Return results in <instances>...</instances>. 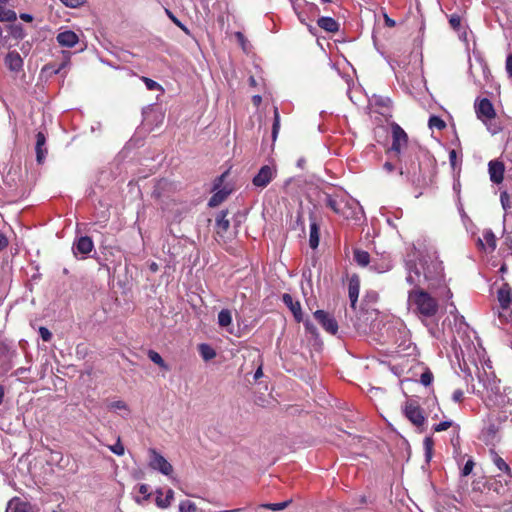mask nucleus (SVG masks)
<instances>
[{
  "label": "nucleus",
  "mask_w": 512,
  "mask_h": 512,
  "mask_svg": "<svg viewBox=\"0 0 512 512\" xmlns=\"http://www.w3.org/2000/svg\"><path fill=\"white\" fill-rule=\"evenodd\" d=\"M390 127L392 144L387 153L397 160L400 174L412 182L425 180L423 165L434 167L433 156L417 142H410L407 133L399 124L392 122Z\"/></svg>",
  "instance_id": "obj_1"
},
{
  "label": "nucleus",
  "mask_w": 512,
  "mask_h": 512,
  "mask_svg": "<svg viewBox=\"0 0 512 512\" xmlns=\"http://www.w3.org/2000/svg\"><path fill=\"white\" fill-rule=\"evenodd\" d=\"M406 282L412 286L408 291L407 304L411 312L422 322L434 318L439 311L438 300L422 287L421 273L417 264L406 261Z\"/></svg>",
  "instance_id": "obj_2"
},
{
  "label": "nucleus",
  "mask_w": 512,
  "mask_h": 512,
  "mask_svg": "<svg viewBox=\"0 0 512 512\" xmlns=\"http://www.w3.org/2000/svg\"><path fill=\"white\" fill-rule=\"evenodd\" d=\"M417 264L421 273L422 285L427 284V287L435 288L444 279V267L442 261L439 260L436 251H419L417 261L409 259Z\"/></svg>",
  "instance_id": "obj_3"
},
{
  "label": "nucleus",
  "mask_w": 512,
  "mask_h": 512,
  "mask_svg": "<svg viewBox=\"0 0 512 512\" xmlns=\"http://www.w3.org/2000/svg\"><path fill=\"white\" fill-rule=\"evenodd\" d=\"M405 417L415 426L420 427L425 423L424 411L417 401L408 400L403 408Z\"/></svg>",
  "instance_id": "obj_4"
},
{
  "label": "nucleus",
  "mask_w": 512,
  "mask_h": 512,
  "mask_svg": "<svg viewBox=\"0 0 512 512\" xmlns=\"http://www.w3.org/2000/svg\"><path fill=\"white\" fill-rule=\"evenodd\" d=\"M149 466L153 470L168 476L173 472V466L156 449H149Z\"/></svg>",
  "instance_id": "obj_5"
},
{
  "label": "nucleus",
  "mask_w": 512,
  "mask_h": 512,
  "mask_svg": "<svg viewBox=\"0 0 512 512\" xmlns=\"http://www.w3.org/2000/svg\"><path fill=\"white\" fill-rule=\"evenodd\" d=\"M477 118L482 122L488 118H496V111L488 98H477L474 103Z\"/></svg>",
  "instance_id": "obj_6"
},
{
  "label": "nucleus",
  "mask_w": 512,
  "mask_h": 512,
  "mask_svg": "<svg viewBox=\"0 0 512 512\" xmlns=\"http://www.w3.org/2000/svg\"><path fill=\"white\" fill-rule=\"evenodd\" d=\"M361 207L359 203L354 199L344 200L341 199V206L338 215L342 216L347 220H359L361 214Z\"/></svg>",
  "instance_id": "obj_7"
},
{
  "label": "nucleus",
  "mask_w": 512,
  "mask_h": 512,
  "mask_svg": "<svg viewBox=\"0 0 512 512\" xmlns=\"http://www.w3.org/2000/svg\"><path fill=\"white\" fill-rule=\"evenodd\" d=\"M313 315L326 332L332 335H335L338 332V323L328 312L324 310H316Z\"/></svg>",
  "instance_id": "obj_8"
},
{
  "label": "nucleus",
  "mask_w": 512,
  "mask_h": 512,
  "mask_svg": "<svg viewBox=\"0 0 512 512\" xmlns=\"http://www.w3.org/2000/svg\"><path fill=\"white\" fill-rule=\"evenodd\" d=\"M276 170L269 165H264L253 177L252 183L258 188H265L274 179Z\"/></svg>",
  "instance_id": "obj_9"
},
{
  "label": "nucleus",
  "mask_w": 512,
  "mask_h": 512,
  "mask_svg": "<svg viewBox=\"0 0 512 512\" xmlns=\"http://www.w3.org/2000/svg\"><path fill=\"white\" fill-rule=\"evenodd\" d=\"M94 249L93 240L89 236H81L77 238L72 246V251L75 257L81 255L84 259Z\"/></svg>",
  "instance_id": "obj_10"
},
{
  "label": "nucleus",
  "mask_w": 512,
  "mask_h": 512,
  "mask_svg": "<svg viewBox=\"0 0 512 512\" xmlns=\"http://www.w3.org/2000/svg\"><path fill=\"white\" fill-rule=\"evenodd\" d=\"M497 299L503 311H510L512 307V288L508 283H503L497 291Z\"/></svg>",
  "instance_id": "obj_11"
},
{
  "label": "nucleus",
  "mask_w": 512,
  "mask_h": 512,
  "mask_svg": "<svg viewBox=\"0 0 512 512\" xmlns=\"http://www.w3.org/2000/svg\"><path fill=\"white\" fill-rule=\"evenodd\" d=\"M17 355L14 349L7 341L0 339V358H6V362L2 365L4 372H8L12 367V359Z\"/></svg>",
  "instance_id": "obj_12"
},
{
  "label": "nucleus",
  "mask_w": 512,
  "mask_h": 512,
  "mask_svg": "<svg viewBox=\"0 0 512 512\" xmlns=\"http://www.w3.org/2000/svg\"><path fill=\"white\" fill-rule=\"evenodd\" d=\"M488 172L490 180L495 184H500L504 179V163L499 160H491L488 163Z\"/></svg>",
  "instance_id": "obj_13"
},
{
  "label": "nucleus",
  "mask_w": 512,
  "mask_h": 512,
  "mask_svg": "<svg viewBox=\"0 0 512 512\" xmlns=\"http://www.w3.org/2000/svg\"><path fill=\"white\" fill-rule=\"evenodd\" d=\"M489 453L493 464L504 474V481L506 484H508L512 479V471L510 466L501 456L498 455L494 449H490Z\"/></svg>",
  "instance_id": "obj_14"
},
{
  "label": "nucleus",
  "mask_w": 512,
  "mask_h": 512,
  "mask_svg": "<svg viewBox=\"0 0 512 512\" xmlns=\"http://www.w3.org/2000/svg\"><path fill=\"white\" fill-rule=\"evenodd\" d=\"M282 301L292 312L295 321L298 323L302 322L303 321V313H302L300 302L294 301L293 297L288 293H284L282 295Z\"/></svg>",
  "instance_id": "obj_15"
},
{
  "label": "nucleus",
  "mask_w": 512,
  "mask_h": 512,
  "mask_svg": "<svg viewBox=\"0 0 512 512\" xmlns=\"http://www.w3.org/2000/svg\"><path fill=\"white\" fill-rule=\"evenodd\" d=\"M360 290V279L359 276L354 274L349 278L348 282V294L350 299V306L353 310L356 309V303L358 301Z\"/></svg>",
  "instance_id": "obj_16"
},
{
  "label": "nucleus",
  "mask_w": 512,
  "mask_h": 512,
  "mask_svg": "<svg viewBox=\"0 0 512 512\" xmlns=\"http://www.w3.org/2000/svg\"><path fill=\"white\" fill-rule=\"evenodd\" d=\"M36 161L38 164H42L46 158L47 148H46V136L43 132L39 131L36 134Z\"/></svg>",
  "instance_id": "obj_17"
},
{
  "label": "nucleus",
  "mask_w": 512,
  "mask_h": 512,
  "mask_svg": "<svg viewBox=\"0 0 512 512\" xmlns=\"http://www.w3.org/2000/svg\"><path fill=\"white\" fill-rule=\"evenodd\" d=\"M56 39L60 46L68 48L74 47L79 41L78 35L71 30L60 32Z\"/></svg>",
  "instance_id": "obj_18"
},
{
  "label": "nucleus",
  "mask_w": 512,
  "mask_h": 512,
  "mask_svg": "<svg viewBox=\"0 0 512 512\" xmlns=\"http://www.w3.org/2000/svg\"><path fill=\"white\" fill-rule=\"evenodd\" d=\"M228 210H221L217 213L215 222H216V233L220 237H223L224 234L228 231L230 227V222L227 219Z\"/></svg>",
  "instance_id": "obj_19"
},
{
  "label": "nucleus",
  "mask_w": 512,
  "mask_h": 512,
  "mask_svg": "<svg viewBox=\"0 0 512 512\" xmlns=\"http://www.w3.org/2000/svg\"><path fill=\"white\" fill-rule=\"evenodd\" d=\"M5 64L14 72H19L23 67V59L16 51L9 52L5 57Z\"/></svg>",
  "instance_id": "obj_20"
},
{
  "label": "nucleus",
  "mask_w": 512,
  "mask_h": 512,
  "mask_svg": "<svg viewBox=\"0 0 512 512\" xmlns=\"http://www.w3.org/2000/svg\"><path fill=\"white\" fill-rule=\"evenodd\" d=\"M319 225L313 213L310 214V236L309 245L312 249H316L319 245Z\"/></svg>",
  "instance_id": "obj_21"
},
{
  "label": "nucleus",
  "mask_w": 512,
  "mask_h": 512,
  "mask_svg": "<svg viewBox=\"0 0 512 512\" xmlns=\"http://www.w3.org/2000/svg\"><path fill=\"white\" fill-rule=\"evenodd\" d=\"M156 494V505L162 509L168 508L171 505L172 500L174 499V491L170 488L166 491L165 496H163V491L160 488L156 490Z\"/></svg>",
  "instance_id": "obj_22"
},
{
  "label": "nucleus",
  "mask_w": 512,
  "mask_h": 512,
  "mask_svg": "<svg viewBox=\"0 0 512 512\" xmlns=\"http://www.w3.org/2000/svg\"><path fill=\"white\" fill-rule=\"evenodd\" d=\"M317 25L321 29H323L324 31L329 32V33H336L339 31V28H340L339 23L335 19H333L332 17H326V16L320 17L317 20Z\"/></svg>",
  "instance_id": "obj_23"
},
{
  "label": "nucleus",
  "mask_w": 512,
  "mask_h": 512,
  "mask_svg": "<svg viewBox=\"0 0 512 512\" xmlns=\"http://www.w3.org/2000/svg\"><path fill=\"white\" fill-rule=\"evenodd\" d=\"M6 512H31V505L19 498H13L8 502Z\"/></svg>",
  "instance_id": "obj_24"
},
{
  "label": "nucleus",
  "mask_w": 512,
  "mask_h": 512,
  "mask_svg": "<svg viewBox=\"0 0 512 512\" xmlns=\"http://www.w3.org/2000/svg\"><path fill=\"white\" fill-rule=\"evenodd\" d=\"M483 241H485V243H486L487 247L490 249V251H494L495 250V248H496V237H495L494 233L491 230L484 231L483 239H481V238L478 239V245L482 249L485 248V244H484Z\"/></svg>",
  "instance_id": "obj_25"
},
{
  "label": "nucleus",
  "mask_w": 512,
  "mask_h": 512,
  "mask_svg": "<svg viewBox=\"0 0 512 512\" xmlns=\"http://www.w3.org/2000/svg\"><path fill=\"white\" fill-rule=\"evenodd\" d=\"M230 194L229 190L221 189L214 193L209 199L208 206L209 207H217L220 205Z\"/></svg>",
  "instance_id": "obj_26"
},
{
  "label": "nucleus",
  "mask_w": 512,
  "mask_h": 512,
  "mask_svg": "<svg viewBox=\"0 0 512 512\" xmlns=\"http://www.w3.org/2000/svg\"><path fill=\"white\" fill-rule=\"evenodd\" d=\"M8 40L13 38L15 40H21L25 37L22 24H11L8 27Z\"/></svg>",
  "instance_id": "obj_27"
},
{
  "label": "nucleus",
  "mask_w": 512,
  "mask_h": 512,
  "mask_svg": "<svg viewBox=\"0 0 512 512\" xmlns=\"http://www.w3.org/2000/svg\"><path fill=\"white\" fill-rule=\"evenodd\" d=\"M354 260L359 266L366 267L370 263V255L367 251L355 249Z\"/></svg>",
  "instance_id": "obj_28"
},
{
  "label": "nucleus",
  "mask_w": 512,
  "mask_h": 512,
  "mask_svg": "<svg viewBox=\"0 0 512 512\" xmlns=\"http://www.w3.org/2000/svg\"><path fill=\"white\" fill-rule=\"evenodd\" d=\"M148 358L156 365H158L160 368L168 371L170 370V367L167 365V363L163 360L162 356L156 352L155 350H148Z\"/></svg>",
  "instance_id": "obj_29"
},
{
  "label": "nucleus",
  "mask_w": 512,
  "mask_h": 512,
  "mask_svg": "<svg viewBox=\"0 0 512 512\" xmlns=\"http://www.w3.org/2000/svg\"><path fill=\"white\" fill-rule=\"evenodd\" d=\"M67 65L66 61H63L59 65L56 63H48L42 68V73H45L48 76H53L58 73Z\"/></svg>",
  "instance_id": "obj_30"
},
{
  "label": "nucleus",
  "mask_w": 512,
  "mask_h": 512,
  "mask_svg": "<svg viewBox=\"0 0 512 512\" xmlns=\"http://www.w3.org/2000/svg\"><path fill=\"white\" fill-rule=\"evenodd\" d=\"M198 351H199V354L201 355V357L205 361H209V360L215 358V356H216L215 350L209 344H206V343L200 344L198 346Z\"/></svg>",
  "instance_id": "obj_31"
},
{
  "label": "nucleus",
  "mask_w": 512,
  "mask_h": 512,
  "mask_svg": "<svg viewBox=\"0 0 512 512\" xmlns=\"http://www.w3.org/2000/svg\"><path fill=\"white\" fill-rule=\"evenodd\" d=\"M482 123L492 135H496L503 130L502 125L496 121V118H488L487 120L482 121Z\"/></svg>",
  "instance_id": "obj_32"
},
{
  "label": "nucleus",
  "mask_w": 512,
  "mask_h": 512,
  "mask_svg": "<svg viewBox=\"0 0 512 512\" xmlns=\"http://www.w3.org/2000/svg\"><path fill=\"white\" fill-rule=\"evenodd\" d=\"M232 323V313L229 309H222L218 313V324L220 327H228Z\"/></svg>",
  "instance_id": "obj_33"
},
{
  "label": "nucleus",
  "mask_w": 512,
  "mask_h": 512,
  "mask_svg": "<svg viewBox=\"0 0 512 512\" xmlns=\"http://www.w3.org/2000/svg\"><path fill=\"white\" fill-rule=\"evenodd\" d=\"M324 202L334 213H338L341 206V199L337 200L332 195L324 193Z\"/></svg>",
  "instance_id": "obj_34"
},
{
  "label": "nucleus",
  "mask_w": 512,
  "mask_h": 512,
  "mask_svg": "<svg viewBox=\"0 0 512 512\" xmlns=\"http://www.w3.org/2000/svg\"><path fill=\"white\" fill-rule=\"evenodd\" d=\"M291 502H292V500L289 499V500H286V501H283L280 503H264V504H261L259 507L264 508V509H269L272 511H282V510L286 509L291 504Z\"/></svg>",
  "instance_id": "obj_35"
},
{
  "label": "nucleus",
  "mask_w": 512,
  "mask_h": 512,
  "mask_svg": "<svg viewBox=\"0 0 512 512\" xmlns=\"http://www.w3.org/2000/svg\"><path fill=\"white\" fill-rule=\"evenodd\" d=\"M17 19V14L14 10L5 9L0 5V21L14 22Z\"/></svg>",
  "instance_id": "obj_36"
},
{
  "label": "nucleus",
  "mask_w": 512,
  "mask_h": 512,
  "mask_svg": "<svg viewBox=\"0 0 512 512\" xmlns=\"http://www.w3.org/2000/svg\"><path fill=\"white\" fill-rule=\"evenodd\" d=\"M424 450H425V459L427 462H429L432 458V452H433V446L434 441L432 437H425L423 442Z\"/></svg>",
  "instance_id": "obj_37"
},
{
  "label": "nucleus",
  "mask_w": 512,
  "mask_h": 512,
  "mask_svg": "<svg viewBox=\"0 0 512 512\" xmlns=\"http://www.w3.org/2000/svg\"><path fill=\"white\" fill-rule=\"evenodd\" d=\"M428 125L431 129L436 128L438 130H443L446 127L445 121L442 118L435 115H432L429 118Z\"/></svg>",
  "instance_id": "obj_38"
},
{
  "label": "nucleus",
  "mask_w": 512,
  "mask_h": 512,
  "mask_svg": "<svg viewBox=\"0 0 512 512\" xmlns=\"http://www.w3.org/2000/svg\"><path fill=\"white\" fill-rule=\"evenodd\" d=\"M280 129V115L278 112V108H274V119H273V125H272V138L275 141L277 138V135L279 133Z\"/></svg>",
  "instance_id": "obj_39"
},
{
  "label": "nucleus",
  "mask_w": 512,
  "mask_h": 512,
  "mask_svg": "<svg viewBox=\"0 0 512 512\" xmlns=\"http://www.w3.org/2000/svg\"><path fill=\"white\" fill-rule=\"evenodd\" d=\"M139 493L143 494V498L135 497V501L138 504H142L143 501H146L150 498L151 494L149 493V486L147 484L139 485Z\"/></svg>",
  "instance_id": "obj_40"
},
{
  "label": "nucleus",
  "mask_w": 512,
  "mask_h": 512,
  "mask_svg": "<svg viewBox=\"0 0 512 512\" xmlns=\"http://www.w3.org/2000/svg\"><path fill=\"white\" fill-rule=\"evenodd\" d=\"M196 510L195 503L190 500L181 501L179 504V512H196Z\"/></svg>",
  "instance_id": "obj_41"
},
{
  "label": "nucleus",
  "mask_w": 512,
  "mask_h": 512,
  "mask_svg": "<svg viewBox=\"0 0 512 512\" xmlns=\"http://www.w3.org/2000/svg\"><path fill=\"white\" fill-rule=\"evenodd\" d=\"M64 460L63 454L61 452H51L50 459L48 462L50 464H56L60 468H64L66 464H62V461Z\"/></svg>",
  "instance_id": "obj_42"
},
{
  "label": "nucleus",
  "mask_w": 512,
  "mask_h": 512,
  "mask_svg": "<svg viewBox=\"0 0 512 512\" xmlns=\"http://www.w3.org/2000/svg\"><path fill=\"white\" fill-rule=\"evenodd\" d=\"M165 13L177 27H179L185 33L189 34L187 27L169 9H165Z\"/></svg>",
  "instance_id": "obj_43"
},
{
  "label": "nucleus",
  "mask_w": 512,
  "mask_h": 512,
  "mask_svg": "<svg viewBox=\"0 0 512 512\" xmlns=\"http://www.w3.org/2000/svg\"><path fill=\"white\" fill-rule=\"evenodd\" d=\"M108 448L110 449L111 452L118 456L124 455L125 449L121 442L120 436H118L116 443L114 445L108 446Z\"/></svg>",
  "instance_id": "obj_44"
},
{
  "label": "nucleus",
  "mask_w": 512,
  "mask_h": 512,
  "mask_svg": "<svg viewBox=\"0 0 512 512\" xmlns=\"http://www.w3.org/2000/svg\"><path fill=\"white\" fill-rule=\"evenodd\" d=\"M433 379V373L429 369H426L420 376V382L424 386H429L432 383Z\"/></svg>",
  "instance_id": "obj_45"
},
{
  "label": "nucleus",
  "mask_w": 512,
  "mask_h": 512,
  "mask_svg": "<svg viewBox=\"0 0 512 512\" xmlns=\"http://www.w3.org/2000/svg\"><path fill=\"white\" fill-rule=\"evenodd\" d=\"M142 80L145 83L146 88L148 90H150V91L162 90L161 85L159 83H157L156 81H154L150 78H147V77H142Z\"/></svg>",
  "instance_id": "obj_46"
},
{
  "label": "nucleus",
  "mask_w": 512,
  "mask_h": 512,
  "mask_svg": "<svg viewBox=\"0 0 512 512\" xmlns=\"http://www.w3.org/2000/svg\"><path fill=\"white\" fill-rule=\"evenodd\" d=\"M449 24H450V26L454 30L458 31L460 29V27H461V17H460V15H458V14L450 15V17H449Z\"/></svg>",
  "instance_id": "obj_47"
},
{
  "label": "nucleus",
  "mask_w": 512,
  "mask_h": 512,
  "mask_svg": "<svg viewBox=\"0 0 512 512\" xmlns=\"http://www.w3.org/2000/svg\"><path fill=\"white\" fill-rule=\"evenodd\" d=\"M302 322L304 323V327L307 333L311 334L312 336H318L317 327L309 319H303Z\"/></svg>",
  "instance_id": "obj_48"
},
{
  "label": "nucleus",
  "mask_w": 512,
  "mask_h": 512,
  "mask_svg": "<svg viewBox=\"0 0 512 512\" xmlns=\"http://www.w3.org/2000/svg\"><path fill=\"white\" fill-rule=\"evenodd\" d=\"M474 466H475L474 461L472 459H468L461 470V475L464 477L468 476L472 472Z\"/></svg>",
  "instance_id": "obj_49"
},
{
  "label": "nucleus",
  "mask_w": 512,
  "mask_h": 512,
  "mask_svg": "<svg viewBox=\"0 0 512 512\" xmlns=\"http://www.w3.org/2000/svg\"><path fill=\"white\" fill-rule=\"evenodd\" d=\"M108 408L111 410H128L127 404L121 400L111 402L108 405Z\"/></svg>",
  "instance_id": "obj_50"
},
{
  "label": "nucleus",
  "mask_w": 512,
  "mask_h": 512,
  "mask_svg": "<svg viewBox=\"0 0 512 512\" xmlns=\"http://www.w3.org/2000/svg\"><path fill=\"white\" fill-rule=\"evenodd\" d=\"M452 424H453L452 421H442V422L434 425L433 430L435 432L445 431L448 428H450L452 426Z\"/></svg>",
  "instance_id": "obj_51"
},
{
  "label": "nucleus",
  "mask_w": 512,
  "mask_h": 512,
  "mask_svg": "<svg viewBox=\"0 0 512 512\" xmlns=\"http://www.w3.org/2000/svg\"><path fill=\"white\" fill-rule=\"evenodd\" d=\"M39 334L44 342H49L52 339V333L46 327H40Z\"/></svg>",
  "instance_id": "obj_52"
},
{
  "label": "nucleus",
  "mask_w": 512,
  "mask_h": 512,
  "mask_svg": "<svg viewBox=\"0 0 512 512\" xmlns=\"http://www.w3.org/2000/svg\"><path fill=\"white\" fill-rule=\"evenodd\" d=\"M372 270L378 272V273H383V272H386L390 269V265L389 264H381V265H378L377 262L373 261L371 267H370Z\"/></svg>",
  "instance_id": "obj_53"
},
{
  "label": "nucleus",
  "mask_w": 512,
  "mask_h": 512,
  "mask_svg": "<svg viewBox=\"0 0 512 512\" xmlns=\"http://www.w3.org/2000/svg\"><path fill=\"white\" fill-rule=\"evenodd\" d=\"M65 6L70 8H78L84 4L85 0H60Z\"/></svg>",
  "instance_id": "obj_54"
},
{
  "label": "nucleus",
  "mask_w": 512,
  "mask_h": 512,
  "mask_svg": "<svg viewBox=\"0 0 512 512\" xmlns=\"http://www.w3.org/2000/svg\"><path fill=\"white\" fill-rule=\"evenodd\" d=\"M506 73L509 78H512V54H508L505 62Z\"/></svg>",
  "instance_id": "obj_55"
},
{
  "label": "nucleus",
  "mask_w": 512,
  "mask_h": 512,
  "mask_svg": "<svg viewBox=\"0 0 512 512\" xmlns=\"http://www.w3.org/2000/svg\"><path fill=\"white\" fill-rule=\"evenodd\" d=\"M500 201H501V204H502V207L504 210H507L510 205H509V195L506 191L504 192H501L500 194Z\"/></svg>",
  "instance_id": "obj_56"
},
{
  "label": "nucleus",
  "mask_w": 512,
  "mask_h": 512,
  "mask_svg": "<svg viewBox=\"0 0 512 512\" xmlns=\"http://www.w3.org/2000/svg\"><path fill=\"white\" fill-rule=\"evenodd\" d=\"M464 398V393L461 389H457L452 394V399L454 402H461Z\"/></svg>",
  "instance_id": "obj_57"
},
{
  "label": "nucleus",
  "mask_w": 512,
  "mask_h": 512,
  "mask_svg": "<svg viewBox=\"0 0 512 512\" xmlns=\"http://www.w3.org/2000/svg\"><path fill=\"white\" fill-rule=\"evenodd\" d=\"M456 160H457V152L454 149H452L449 152V161H450V164L453 169H455V167H456Z\"/></svg>",
  "instance_id": "obj_58"
},
{
  "label": "nucleus",
  "mask_w": 512,
  "mask_h": 512,
  "mask_svg": "<svg viewBox=\"0 0 512 512\" xmlns=\"http://www.w3.org/2000/svg\"><path fill=\"white\" fill-rule=\"evenodd\" d=\"M9 242L7 237L0 232V251L4 250L8 246Z\"/></svg>",
  "instance_id": "obj_59"
},
{
  "label": "nucleus",
  "mask_w": 512,
  "mask_h": 512,
  "mask_svg": "<svg viewBox=\"0 0 512 512\" xmlns=\"http://www.w3.org/2000/svg\"><path fill=\"white\" fill-rule=\"evenodd\" d=\"M384 22H385V25L390 28H392L396 25V22L393 19H391L390 17H388L387 14L384 15Z\"/></svg>",
  "instance_id": "obj_60"
},
{
  "label": "nucleus",
  "mask_w": 512,
  "mask_h": 512,
  "mask_svg": "<svg viewBox=\"0 0 512 512\" xmlns=\"http://www.w3.org/2000/svg\"><path fill=\"white\" fill-rule=\"evenodd\" d=\"M383 167H384V169H385L387 172H389V173H390V172H393V171L395 170V166H394V164H393V163H391V162H389V161L385 162Z\"/></svg>",
  "instance_id": "obj_61"
},
{
  "label": "nucleus",
  "mask_w": 512,
  "mask_h": 512,
  "mask_svg": "<svg viewBox=\"0 0 512 512\" xmlns=\"http://www.w3.org/2000/svg\"><path fill=\"white\" fill-rule=\"evenodd\" d=\"M20 18L25 22H31L33 20V16L28 13H21Z\"/></svg>",
  "instance_id": "obj_62"
},
{
  "label": "nucleus",
  "mask_w": 512,
  "mask_h": 512,
  "mask_svg": "<svg viewBox=\"0 0 512 512\" xmlns=\"http://www.w3.org/2000/svg\"><path fill=\"white\" fill-rule=\"evenodd\" d=\"M27 370H28V369H27V368H25V367H20V368H18V369H16V370L14 371L13 375H15V376H21V375H23L24 373H26V372H27Z\"/></svg>",
  "instance_id": "obj_63"
},
{
  "label": "nucleus",
  "mask_w": 512,
  "mask_h": 512,
  "mask_svg": "<svg viewBox=\"0 0 512 512\" xmlns=\"http://www.w3.org/2000/svg\"><path fill=\"white\" fill-rule=\"evenodd\" d=\"M252 102H253L254 105L258 106L262 102V97L260 95H254L252 97Z\"/></svg>",
  "instance_id": "obj_64"
}]
</instances>
